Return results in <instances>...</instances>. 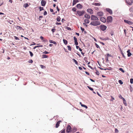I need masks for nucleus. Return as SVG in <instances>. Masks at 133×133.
Instances as JSON below:
<instances>
[{"label":"nucleus","instance_id":"13","mask_svg":"<svg viewBox=\"0 0 133 133\" xmlns=\"http://www.w3.org/2000/svg\"><path fill=\"white\" fill-rule=\"evenodd\" d=\"M97 15L99 16H102L103 15V13L102 11H98L97 12Z\"/></svg>","mask_w":133,"mask_h":133},{"label":"nucleus","instance_id":"46","mask_svg":"<svg viewBox=\"0 0 133 133\" xmlns=\"http://www.w3.org/2000/svg\"><path fill=\"white\" fill-rule=\"evenodd\" d=\"M72 10L73 11H75L76 10V9L75 8H74L72 9Z\"/></svg>","mask_w":133,"mask_h":133},{"label":"nucleus","instance_id":"16","mask_svg":"<svg viewBox=\"0 0 133 133\" xmlns=\"http://www.w3.org/2000/svg\"><path fill=\"white\" fill-rule=\"evenodd\" d=\"M76 7L78 9H81L83 7V6L80 4H78L77 5Z\"/></svg>","mask_w":133,"mask_h":133},{"label":"nucleus","instance_id":"61","mask_svg":"<svg viewBox=\"0 0 133 133\" xmlns=\"http://www.w3.org/2000/svg\"><path fill=\"white\" fill-rule=\"evenodd\" d=\"M97 95L101 97V95H100L99 94V92H97Z\"/></svg>","mask_w":133,"mask_h":133},{"label":"nucleus","instance_id":"35","mask_svg":"<svg viewBox=\"0 0 133 133\" xmlns=\"http://www.w3.org/2000/svg\"><path fill=\"white\" fill-rule=\"evenodd\" d=\"M119 70L120 71H121V72H122L123 73H124L125 71L122 68H120L119 69Z\"/></svg>","mask_w":133,"mask_h":133},{"label":"nucleus","instance_id":"58","mask_svg":"<svg viewBox=\"0 0 133 133\" xmlns=\"http://www.w3.org/2000/svg\"><path fill=\"white\" fill-rule=\"evenodd\" d=\"M40 38L41 39V40H43V39L44 38L42 36H41L40 37Z\"/></svg>","mask_w":133,"mask_h":133},{"label":"nucleus","instance_id":"19","mask_svg":"<svg viewBox=\"0 0 133 133\" xmlns=\"http://www.w3.org/2000/svg\"><path fill=\"white\" fill-rule=\"evenodd\" d=\"M16 28L17 30H24L22 27L18 26H16Z\"/></svg>","mask_w":133,"mask_h":133},{"label":"nucleus","instance_id":"44","mask_svg":"<svg viewBox=\"0 0 133 133\" xmlns=\"http://www.w3.org/2000/svg\"><path fill=\"white\" fill-rule=\"evenodd\" d=\"M66 28L68 30H71V28H70L68 26H66Z\"/></svg>","mask_w":133,"mask_h":133},{"label":"nucleus","instance_id":"63","mask_svg":"<svg viewBox=\"0 0 133 133\" xmlns=\"http://www.w3.org/2000/svg\"><path fill=\"white\" fill-rule=\"evenodd\" d=\"M65 21V20L63 18L62 19V22L63 23Z\"/></svg>","mask_w":133,"mask_h":133},{"label":"nucleus","instance_id":"5","mask_svg":"<svg viewBox=\"0 0 133 133\" xmlns=\"http://www.w3.org/2000/svg\"><path fill=\"white\" fill-rule=\"evenodd\" d=\"M100 29L102 31H104L107 29V26L105 25H101L100 26Z\"/></svg>","mask_w":133,"mask_h":133},{"label":"nucleus","instance_id":"14","mask_svg":"<svg viewBox=\"0 0 133 133\" xmlns=\"http://www.w3.org/2000/svg\"><path fill=\"white\" fill-rule=\"evenodd\" d=\"M74 41L75 44L76 45H77L78 44V43L77 41V38L75 37H74Z\"/></svg>","mask_w":133,"mask_h":133},{"label":"nucleus","instance_id":"38","mask_svg":"<svg viewBox=\"0 0 133 133\" xmlns=\"http://www.w3.org/2000/svg\"><path fill=\"white\" fill-rule=\"evenodd\" d=\"M72 60L74 61V62L75 63V64H77L78 63L76 60L75 59H73Z\"/></svg>","mask_w":133,"mask_h":133},{"label":"nucleus","instance_id":"30","mask_svg":"<svg viewBox=\"0 0 133 133\" xmlns=\"http://www.w3.org/2000/svg\"><path fill=\"white\" fill-rule=\"evenodd\" d=\"M61 18L59 16H58L56 20L58 22H60L61 21Z\"/></svg>","mask_w":133,"mask_h":133},{"label":"nucleus","instance_id":"28","mask_svg":"<svg viewBox=\"0 0 133 133\" xmlns=\"http://www.w3.org/2000/svg\"><path fill=\"white\" fill-rule=\"evenodd\" d=\"M65 129H63L62 130L60 131L61 133H65Z\"/></svg>","mask_w":133,"mask_h":133},{"label":"nucleus","instance_id":"9","mask_svg":"<svg viewBox=\"0 0 133 133\" xmlns=\"http://www.w3.org/2000/svg\"><path fill=\"white\" fill-rule=\"evenodd\" d=\"M124 21L125 23H126L130 25H132L133 24V23L132 22L129 20H124Z\"/></svg>","mask_w":133,"mask_h":133},{"label":"nucleus","instance_id":"15","mask_svg":"<svg viewBox=\"0 0 133 133\" xmlns=\"http://www.w3.org/2000/svg\"><path fill=\"white\" fill-rule=\"evenodd\" d=\"M46 2L44 0H42L41 1V5L43 6H45L46 4Z\"/></svg>","mask_w":133,"mask_h":133},{"label":"nucleus","instance_id":"64","mask_svg":"<svg viewBox=\"0 0 133 133\" xmlns=\"http://www.w3.org/2000/svg\"><path fill=\"white\" fill-rule=\"evenodd\" d=\"M50 11L51 12H54L53 10L52 9H50Z\"/></svg>","mask_w":133,"mask_h":133},{"label":"nucleus","instance_id":"36","mask_svg":"<svg viewBox=\"0 0 133 133\" xmlns=\"http://www.w3.org/2000/svg\"><path fill=\"white\" fill-rule=\"evenodd\" d=\"M29 6L28 4L27 3H26L24 5V7L25 8H26Z\"/></svg>","mask_w":133,"mask_h":133},{"label":"nucleus","instance_id":"55","mask_svg":"<svg viewBox=\"0 0 133 133\" xmlns=\"http://www.w3.org/2000/svg\"><path fill=\"white\" fill-rule=\"evenodd\" d=\"M56 25H61V23L57 22L56 23Z\"/></svg>","mask_w":133,"mask_h":133},{"label":"nucleus","instance_id":"29","mask_svg":"<svg viewBox=\"0 0 133 133\" xmlns=\"http://www.w3.org/2000/svg\"><path fill=\"white\" fill-rule=\"evenodd\" d=\"M94 5L95 6H99L101 5V4L98 3H95L94 4Z\"/></svg>","mask_w":133,"mask_h":133},{"label":"nucleus","instance_id":"56","mask_svg":"<svg viewBox=\"0 0 133 133\" xmlns=\"http://www.w3.org/2000/svg\"><path fill=\"white\" fill-rule=\"evenodd\" d=\"M100 38L101 39H102V40H107V39H108V38H107V39H106V38H104V39H102L101 38Z\"/></svg>","mask_w":133,"mask_h":133},{"label":"nucleus","instance_id":"17","mask_svg":"<svg viewBox=\"0 0 133 133\" xmlns=\"http://www.w3.org/2000/svg\"><path fill=\"white\" fill-rule=\"evenodd\" d=\"M130 49L128 50L127 51L128 53L127 55L129 57L130 56L132 55L131 54L130 52Z\"/></svg>","mask_w":133,"mask_h":133},{"label":"nucleus","instance_id":"37","mask_svg":"<svg viewBox=\"0 0 133 133\" xmlns=\"http://www.w3.org/2000/svg\"><path fill=\"white\" fill-rule=\"evenodd\" d=\"M67 47L68 48V49L69 50L71 51V48L70 46L68 45L67 46Z\"/></svg>","mask_w":133,"mask_h":133},{"label":"nucleus","instance_id":"20","mask_svg":"<svg viewBox=\"0 0 133 133\" xmlns=\"http://www.w3.org/2000/svg\"><path fill=\"white\" fill-rule=\"evenodd\" d=\"M79 1L78 0H73V2L72 3V5H74L76 4Z\"/></svg>","mask_w":133,"mask_h":133},{"label":"nucleus","instance_id":"51","mask_svg":"<svg viewBox=\"0 0 133 133\" xmlns=\"http://www.w3.org/2000/svg\"><path fill=\"white\" fill-rule=\"evenodd\" d=\"M43 53L44 54H48L49 53L48 52L46 51H45L44 52H43Z\"/></svg>","mask_w":133,"mask_h":133},{"label":"nucleus","instance_id":"32","mask_svg":"<svg viewBox=\"0 0 133 133\" xmlns=\"http://www.w3.org/2000/svg\"><path fill=\"white\" fill-rule=\"evenodd\" d=\"M76 48L77 49H79V50L80 51H82V49H81V48L79 47L78 46H76Z\"/></svg>","mask_w":133,"mask_h":133},{"label":"nucleus","instance_id":"42","mask_svg":"<svg viewBox=\"0 0 133 133\" xmlns=\"http://www.w3.org/2000/svg\"><path fill=\"white\" fill-rule=\"evenodd\" d=\"M56 30V29H51V31H52L53 33H54V32Z\"/></svg>","mask_w":133,"mask_h":133},{"label":"nucleus","instance_id":"22","mask_svg":"<svg viewBox=\"0 0 133 133\" xmlns=\"http://www.w3.org/2000/svg\"><path fill=\"white\" fill-rule=\"evenodd\" d=\"M123 103L125 106H126L127 105V103H126V101L124 98L123 99Z\"/></svg>","mask_w":133,"mask_h":133},{"label":"nucleus","instance_id":"53","mask_svg":"<svg viewBox=\"0 0 133 133\" xmlns=\"http://www.w3.org/2000/svg\"><path fill=\"white\" fill-rule=\"evenodd\" d=\"M47 14V12L46 11H45L44 13V15H46Z\"/></svg>","mask_w":133,"mask_h":133},{"label":"nucleus","instance_id":"50","mask_svg":"<svg viewBox=\"0 0 133 133\" xmlns=\"http://www.w3.org/2000/svg\"><path fill=\"white\" fill-rule=\"evenodd\" d=\"M14 38L16 39V40H19V39L16 36H14Z\"/></svg>","mask_w":133,"mask_h":133},{"label":"nucleus","instance_id":"49","mask_svg":"<svg viewBox=\"0 0 133 133\" xmlns=\"http://www.w3.org/2000/svg\"><path fill=\"white\" fill-rule=\"evenodd\" d=\"M96 73L97 75H99V72L97 71H96Z\"/></svg>","mask_w":133,"mask_h":133},{"label":"nucleus","instance_id":"31","mask_svg":"<svg viewBox=\"0 0 133 133\" xmlns=\"http://www.w3.org/2000/svg\"><path fill=\"white\" fill-rule=\"evenodd\" d=\"M129 10L131 12H133V6L131 7L129 9Z\"/></svg>","mask_w":133,"mask_h":133},{"label":"nucleus","instance_id":"34","mask_svg":"<svg viewBox=\"0 0 133 133\" xmlns=\"http://www.w3.org/2000/svg\"><path fill=\"white\" fill-rule=\"evenodd\" d=\"M118 97L121 99H122V100L123 99H124V98H123V97H122V96H121V95L120 94H119V95H118Z\"/></svg>","mask_w":133,"mask_h":133},{"label":"nucleus","instance_id":"25","mask_svg":"<svg viewBox=\"0 0 133 133\" xmlns=\"http://www.w3.org/2000/svg\"><path fill=\"white\" fill-rule=\"evenodd\" d=\"M49 42L50 43H52L54 44H56V43L55 41L52 40H50L49 41Z\"/></svg>","mask_w":133,"mask_h":133},{"label":"nucleus","instance_id":"60","mask_svg":"<svg viewBox=\"0 0 133 133\" xmlns=\"http://www.w3.org/2000/svg\"><path fill=\"white\" fill-rule=\"evenodd\" d=\"M122 54L123 56V57H124V58H125V56H124V53H123L122 52Z\"/></svg>","mask_w":133,"mask_h":133},{"label":"nucleus","instance_id":"27","mask_svg":"<svg viewBox=\"0 0 133 133\" xmlns=\"http://www.w3.org/2000/svg\"><path fill=\"white\" fill-rule=\"evenodd\" d=\"M84 22L85 23H86L87 24L88 23H89V21L88 19H84Z\"/></svg>","mask_w":133,"mask_h":133},{"label":"nucleus","instance_id":"10","mask_svg":"<svg viewBox=\"0 0 133 133\" xmlns=\"http://www.w3.org/2000/svg\"><path fill=\"white\" fill-rule=\"evenodd\" d=\"M106 10L111 15L112 14V12L111 9L109 8H107L106 9Z\"/></svg>","mask_w":133,"mask_h":133},{"label":"nucleus","instance_id":"52","mask_svg":"<svg viewBox=\"0 0 133 133\" xmlns=\"http://www.w3.org/2000/svg\"><path fill=\"white\" fill-rule=\"evenodd\" d=\"M95 45L96 46V47L97 48H99V46L96 43L95 44Z\"/></svg>","mask_w":133,"mask_h":133},{"label":"nucleus","instance_id":"62","mask_svg":"<svg viewBox=\"0 0 133 133\" xmlns=\"http://www.w3.org/2000/svg\"><path fill=\"white\" fill-rule=\"evenodd\" d=\"M107 55L108 57H109L110 56V54L108 53L107 54Z\"/></svg>","mask_w":133,"mask_h":133},{"label":"nucleus","instance_id":"48","mask_svg":"<svg viewBox=\"0 0 133 133\" xmlns=\"http://www.w3.org/2000/svg\"><path fill=\"white\" fill-rule=\"evenodd\" d=\"M130 83H133V78H131L130 79Z\"/></svg>","mask_w":133,"mask_h":133},{"label":"nucleus","instance_id":"21","mask_svg":"<svg viewBox=\"0 0 133 133\" xmlns=\"http://www.w3.org/2000/svg\"><path fill=\"white\" fill-rule=\"evenodd\" d=\"M79 103L82 107L85 108L86 109H87L88 108V107L86 105L84 104H82L81 102H80Z\"/></svg>","mask_w":133,"mask_h":133},{"label":"nucleus","instance_id":"33","mask_svg":"<svg viewBox=\"0 0 133 133\" xmlns=\"http://www.w3.org/2000/svg\"><path fill=\"white\" fill-rule=\"evenodd\" d=\"M39 9L40 11H41L42 10H44V9L43 7H42L41 6H39Z\"/></svg>","mask_w":133,"mask_h":133},{"label":"nucleus","instance_id":"7","mask_svg":"<svg viewBox=\"0 0 133 133\" xmlns=\"http://www.w3.org/2000/svg\"><path fill=\"white\" fill-rule=\"evenodd\" d=\"M133 0H125L126 2L129 5H131L133 3Z\"/></svg>","mask_w":133,"mask_h":133},{"label":"nucleus","instance_id":"3","mask_svg":"<svg viewBox=\"0 0 133 133\" xmlns=\"http://www.w3.org/2000/svg\"><path fill=\"white\" fill-rule=\"evenodd\" d=\"M77 14L79 16H81L83 15L85 12L84 10H82V11H78L76 12Z\"/></svg>","mask_w":133,"mask_h":133},{"label":"nucleus","instance_id":"2","mask_svg":"<svg viewBox=\"0 0 133 133\" xmlns=\"http://www.w3.org/2000/svg\"><path fill=\"white\" fill-rule=\"evenodd\" d=\"M91 19L92 21L99 20L98 18L95 15H92L91 16Z\"/></svg>","mask_w":133,"mask_h":133},{"label":"nucleus","instance_id":"12","mask_svg":"<svg viewBox=\"0 0 133 133\" xmlns=\"http://www.w3.org/2000/svg\"><path fill=\"white\" fill-rule=\"evenodd\" d=\"M100 21L102 22L105 23L106 22V19L104 17H102L100 18Z\"/></svg>","mask_w":133,"mask_h":133},{"label":"nucleus","instance_id":"6","mask_svg":"<svg viewBox=\"0 0 133 133\" xmlns=\"http://www.w3.org/2000/svg\"><path fill=\"white\" fill-rule=\"evenodd\" d=\"M112 17L111 16H108L107 18V22H111L112 21Z\"/></svg>","mask_w":133,"mask_h":133},{"label":"nucleus","instance_id":"40","mask_svg":"<svg viewBox=\"0 0 133 133\" xmlns=\"http://www.w3.org/2000/svg\"><path fill=\"white\" fill-rule=\"evenodd\" d=\"M29 52L30 54V55L31 57H32L33 56V54L32 53L31 51H29Z\"/></svg>","mask_w":133,"mask_h":133},{"label":"nucleus","instance_id":"23","mask_svg":"<svg viewBox=\"0 0 133 133\" xmlns=\"http://www.w3.org/2000/svg\"><path fill=\"white\" fill-rule=\"evenodd\" d=\"M63 42L65 44V45H66L68 43V41L67 40L64 39H63Z\"/></svg>","mask_w":133,"mask_h":133},{"label":"nucleus","instance_id":"18","mask_svg":"<svg viewBox=\"0 0 133 133\" xmlns=\"http://www.w3.org/2000/svg\"><path fill=\"white\" fill-rule=\"evenodd\" d=\"M84 17L87 19H89L90 18V16L89 15L86 14L85 15Z\"/></svg>","mask_w":133,"mask_h":133},{"label":"nucleus","instance_id":"4","mask_svg":"<svg viewBox=\"0 0 133 133\" xmlns=\"http://www.w3.org/2000/svg\"><path fill=\"white\" fill-rule=\"evenodd\" d=\"M71 130V128L70 126L68 125L67 127L66 132L68 133L70 132Z\"/></svg>","mask_w":133,"mask_h":133},{"label":"nucleus","instance_id":"45","mask_svg":"<svg viewBox=\"0 0 133 133\" xmlns=\"http://www.w3.org/2000/svg\"><path fill=\"white\" fill-rule=\"evenodd\" d=\"M81 29L82 32H83L84 30V28L82 27H81Z\"/></svg>","mask_w":133,"mask_h":133},{"label":"nucleus","instance_id":"11","mask_svg":"<svg viewBox=\"0 0 133 133\" xmlns=\"http://www.w3.org/2000/svg\"><path fill=\"white\" fill-rule=\"evenodd\" d=\"M61 121H58L56 124L55 127L56 128H58L59 126V124L60 123L62 122Z\"/></svg>","mask_w":133,"mask_h":133},{"label":"nucleus","instance_id":"57","mask_svg":"<svg viewBox=\"0 0 133 133\" xmlns=\"http://www.w3.org/2000/svg\"><path fill=\"white\" fill-rule=\"evenodd\" d=\"M118 82L119 83H123V82H122V81L121 80H119L118 81Z\"/></svg>","mask_w":133,"mask_h":133},{"label":"nucleus","instance_id":"41","mask_svg":"<svg viewBox=\"0 0 133 133\" xmlns=\"http://www.w3.org/2000/svg\"><path fill=\"white\" fill-rule=\"evenodd\" d=\"M87 87H88V88L89 89H90V90L92 91H93L94 90L93 89V88H92L90 87L89 86H87Z\"/></svg>","mask_w":133,"mask_h":133},{"label":"nucleus","instance_id":"24","mask_svg":"<svg viewBox=\"0 0 133 133\" xmlns=\"http://www.w3.org/2000/svg\"><path fill=\"white\" fill-rule=\"evenodd\" d=\"M7 22L8 23H9L10 24H11L12 23L14 22V21L13 20L10 21L9 19L7 20Z\"/></svg>","mask_w":133,"mask_h":133},{"label":"nucleus","instance_id":"1","mask_svg":"<svg viewBox=\"0 0 133 133\" xmlns=\"http://www.w3.org/2000/svg\"><path fill=\"white\" fill-rule=\"evenodd\" d=\"M100 22L99 20H93L90 23V24L92 25L97 26L100 24Z\"/></svg>","mask_w":133,"mask_h":133},{"label":"nucleus","instance_id":"47","mask_svg":"<svg viewBox=\"0 0 133 133\" xmlns=\"http://www.w3.org/2000/svg\"><path fill=\"white\" fill-rule=\"evenodd\" d=\"M115 132L116 133H118V129H116V128L115 129Z\"/></svg>","mask_w":133,"mask_h":133},{"label":"nucleus","instance_id":"8","mask_svg":"<svg viewBox=\"0 0 133 133\" xmlns=\"http://www.w3.org/2000/svg\"><path fill=\"white\" fill-rule=\"evenodd\" d=\"M87 11L89 13L91 14H93L94 11L91 8H89L87 10Z\"/></svg>","mask_w":133,"mask_h":133},{"label":"nucleus","instance_id":"54","mask_svg":"<svg viewBox=\"0 0 133 133\" xmlns=\"http://www.w3.org/2000/svg\"><path fill=\"white\" fill-rule=\"evenodd\" d=\"M37 46L38 47H42L43 46L42 45H40Z\"/></svg>","mask_w":133,"mask_h":133},{"label":"nucleus","instance_id":"39","mask_svg":"<svg viewBox=\"0 0 133 133\" xmlns=\"http://www.w3.org/2000/svg\"><path fill=\"white\" fill-rule=\"evenodd\" d=\"M40 66L42 69H45L46 68L45 66L43 65H40Z\"/></svg>","mask_w":133,"mask_h":133},{"label":"nucleus","instance_id":"26","mask_svg":"<svg viewBox=\"0 0 133 133\" xmlns=\"http://www.w3.org/2000/svg\"><path fill=\"white\" fill-rule=\"evenodd\" d=\"M42 58H47L48 57V56L46 55H43L42 56Z\"/></svg>","mask_w":133,"mask_h":133},{"label":"nucleus","instance_id":"59","mask_svg":"<svg viewBox=\"0 0 133 133\" xmlns=\"http://www.w3.org/2000/svg\"><path fill=\"white\" fill-rule=\"evenodd\" d=\"M57 11H59V9L58 8V6H57Z\"/></svg>","mask_w":133,"mask_h":133},{"label":"nucleus","instance_id":"43","mask_svg":"<svg viewBox=\"0 0 133 133\" xmlns=\"http://www.w3.org/2000/svg\"><path fill=\"white\" fill-rule=\"evenodd\" d=\"M33 61L32 60V59L29 60L28 61V62L29 63H33Z\"/></svg>","mask_w":133,"mask_h":133}]
</instances>
